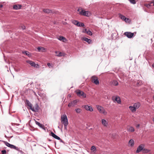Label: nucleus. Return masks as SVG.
Masks as SVG:
<instances>
[{
  "label": "nucleus",
  "mask_w": 154,
  "mask_h": 154,
  "mask_svg": "<svg viewBox=\"0 0 154 154\" xmlns=\"http://www.w3.org/2000/svg\"><path fill=\"white\" fill-rule=\"evenodd\" d=\"M77 11L79 12L80 14L84 16L89 17L91 15V13L89 11H85L82 8L78 9Z\"/></svg>",
  "instance_id": "nucleus-1"
},
{
  "label": "nucleus",
  "mask_w": 154,
  "mask_h": 154,
  "mask_svg": "<svg viewBox=\"0 0 154 154\" xmlns=\"http://www.w3.org/2000/svg\"><path fill=\"white\" fill-rule=\"evenodd\" d=\"M96 106L97 109L100 113L103 114L104 115H107V112L103 107L98 105H96Z\"/></svg>",
  "instance_id": "nucleus-2"
},
{
  "label": "nucleus",
  "mask_w": 154,
  "mask_h": 154,
  "mask_svg": "<svg viewBox=\"0 0 154 154\" xmlns=\"http://www.w3.org/2000/svg\"><path fill=\"white\" fill-rule=\"evenodd\" d=\"M61 122L63 125L68 124V119L66 114L63 115L61 116Z\"/></svg>",
  "instance_id": "nucleus-3"
},
{
  "label": "nucleus",
  "mask_w": 154,
  "mask_h": 154,
  "mask_svg": "<svg viewBox=\"0 0 154 154\" xmlns=\"http://www.w3.org/2000/svg\"><path fill=\"white\" fill-rule=\"evenodd\" d=\"M77 95L80 97H85L86 94L82 91L79 90H78L75 91Z\"/></svg>",
  "instance_id": "nucleus-4"
},
{
  "label": "nucleus",
  "mask_w": 154,
  "mask_h": 154,
  "mask_svg": "<svg viewBox=\"0 0 154 154\" xmlns=\"http://www.w3.org/2000/svg\"><path fill=\"white\" fill-rule=\"evenodd\" d=\"M91 81L93 83L96 85L99 84V80L98 79L97 77L95 76H93L91 77Z\"/></svg>",
  "instance_id": "nucleus-5"
},
{
  "label": "nucleus",
  "mask_w": 154,
  "mask_h": 154,
  "mask_svg": "<svg viewBox=\"0 0 154 154\" xmlns=\"http://www.w3.org/2000/svg\"><path fill=\"white\" fill-rule=\"evenodd\" d=\"M72 23L75 25H76L78 26H84V24L83 23H80L77 20H73L72 21Z\"/></svg>",
  "instance_id": "nucleus-6"
},
{
  "label": "nucleus",
  "mask_w": 154,
  "mask_h": 154,
  "mask_svg": "<svg viewBox=\"0 0 154 154\" xmlns=\"http://www.w3.org/2000/svg\"><path fill=\"white\" fill-rule=\"evenodd\" d=\"M26 62L29 64L31 66H34L35 67L38 68L39 65L38 64H35V63L32 61L27 60Z\"/></svg>",
  "instance_id": "nucleus-7"
},
{
  "label": "nucleus",
  "mask_w": 154,
  "mask_h": 154,
  "mask_svg": "<svg viewBox=\"0 0 154 154\" xmlns=\"http://www.w3.org/2000/svg\"><path fill=\"white\" fill-rule=\"evenodd\" d=\"M145 145L144 144H141L137 148L136 152L137 153H139L141 150H143V148H144Z\"/></svg>",
  "instance_id": "nucleus-8"
},
{
  "label": "nucleus",
  "mask_w": 154,
  "mask_h": 154,
  "mask_svg": "<svg viewBox=\"0 0 154 154\" xmlns=\"http://www.w3.org/2000/svg\"><path fill=\"white\" fill-rule=\"evenodd\" d=\"M101 123L103 126L107 127L109 125L108 121L107 120L105 119H102Z\"/></svg>",
  "instance_id": "nucleus-9"
},
{
  "label": "nucleus",
  "mask_w": 154,
  "mask_h": 154,
  "mask_svg": "<svg viewBox=\"0 0 154 154\" xmlns=\"http://www.w3.org/2000/svg\"><path fill=\"white\" fill-rule=\"evenodd\" d=\"M124 35L126 36L128 38H131L133 36L134 34L133 33L130 32H126L124 33Z\"/></svg>",
  "instance_id": "nucleus-10"
},
{
  "label": "nucleus",
  "mask_w": 154,
  "mask_h": 154,
  "mask_svg": "<svg viewBox=\"0 0 154 154\" xmlns=\"http://www.w3.org/2000/svg\"><path fill=\"white\" fill-rule=\"evenodd\" d=\"M77 101L76 100H74L68 104V106L69 107H73L76 104Z\"/></svg>",
  "instance_id": "nucleus-11"
},
{
  "label": "nucleus",
  "mask_w": 154,
  "mask_h": 154,
  "mask_svg": "<svg viewBox=\"0 0 154 154\" xmlns=\"http://www.w3.org/2000/svg\"><path fill=\"white\" fill-rule=\"evenodd\" d=\"M119 17H120L122 19L125 20L126 22H128V21L129 20V19L128 18L125 17V16L120 14H119Z\"/></svg>",
  "instance_id": "nucleus-12"
},
{
  "label": "nucleus",
  "mask_w": 154,
  "mask_h": 154,
  "mask_svg": "<svg viewBox=\"0 0 154 154\" xmlns=\"http://www.w3.org/2000/svg\"><path fill=\"white\" fill-rule=\"evenodd\" d=\"M55 53L56 54V56L59 57L64 56L65 55V54L63 52L56 51Z\"/></svg>",
  "instance_id": "nucleus-13"
},
{
  "label": "nucleus",
  "mask_w": 154,
  "mask_h": 154,
  "mask_svg": "<svg viewBox=\"0 0 154 154\" xmlns=\"http://www.w3.org/2000/svg\"><path fill=\"white\" fill-rule=\"evenodd\" d=\"M112 99L115 101L117 102L120 104L121 103V101L120 97H112Z\"/></svg>",
  "instance_id": "nucleus-14"
},
{
  "label": "nucleus",
  "mask_w": 154,
  "mask_h": 154,
  "mask_svg": "<svg viewBox=\"0 0 154 154\" xmlns=\"http://www.w3.org/2000/svg\"><path fill=\"white\" fill-rule=\"evenodd\" d=\"M25 102L27 106H28V107H27V108L29 109H30L31 110V109L32 108V104L28 100H26Z\"/></svg>",
  "instance_id": "nucleus-15"
},
{
  "label": "nucleus",
  "mask_w": 154,
  "mask_h": 154,
  "mask_svg": "<svg viewBox=\"0 0 154 154\" xmlns=\"http://www.w3.org/2000/svg\"><path fill=\"white\" fill-rule=\"evenodd\" d=\"M84 108L86 110L89 111L90 112H92L93 111L92 107L91 106H89L88 105H85L84 106Z\"/></svg>",
  "instance_id": "nucleus-16"
},
{
  "label": "nucleus",
  "mask_w": 154,
  "mask_h": 154,
  "mask_svg": "<svg viewBox=\"0 0 154 154\" xmlns=\"http://www.w3.org/2000/svg\"><path fill=\"white\" fill-rule=\"evenodd\" d=\"M22 6L20 5H15L13 6V9L15 10H18L21 8Z\"/></svg>",
  "instance_id": "nucleus-17"
},
{
  "label": "nucleus",
  "mask_w": 154,
  "mask_h": 154,
  "mask_svg": "<svg viewBox=\"0 0 154 154\" xmlns=\"http://www.w3.org/2000/svg\"><path fill=\"white\" fill-rule=\"evenodd\" d=\"M127 130L129 132H134V128L132 126H128L127 128Z\"/></svg>",
  "instance_id": "nucleus-18"
},
{
  "label": "nucleus",
  "mask_w": 154,
  "mask_h": 154,
  "mask_svg": "<svg viewBox=\"0 0 154 154\" xmlns=\"http://www.w3.org/2000/svg\"><path fill=\"white\" fill-rule=\"evenodd\" d=\"M91 152L94 154H95L96 153V152L97 151V149L95 146H92L91 147Z\"/></svg>",
  "instance_id": "nucleus-19"
},
{
  "label": "nucleus",
  "mask_w": 154,
  "mask_h": 154,
  "mask_svg": "<svg viewBox=\"0 0 154 154\" xmlns=\"http://www.w3.org/2000/svg\"><path fill=\"white\" fill-rule=\"evenodd\" d=\"M82 40L87 42L89 44H90L91 42V39H88L85 37H83L82 38Z\"/></svg>",
  "instance_id": "nucleus-20"
},
{
  "label": "nucleus",
  "mask_w": 154,
  "mask_h": 154,
  "mask_svg": "<svg viewBox=\"0 0 154 154\" xmlns=\"http://www.w3.org/2000/svg\"><path fill=\"white\" fill-rule=\"evenodd\" d=\"M136 109H138L140 106V104L139 102L135 103L133 105Z\"/></svg>",
  "instance_id": "nucleus-21"
},
{
  "label": "nucleus",
  "mask_w": 154,
  "mask_h": 154,
  "mask_svg": "<svg viewBox=\"0 0 154 154\" xmlns=\"http://www.w3.org/2000/svg\"><path fill=\"white\" fill-rule=\"evenodd\" d=\"M35 107H32L31 109V110L34 112H37L38 110L39 107L37 104H36Z\"/></svg>",
  "instance_id": "nucleus-22"
},
{
  "label": "nucleus",
  "mask_w": 154,
  "mask_h": 154,
  "mask_svg": "<svg viewBox=\"0 0 154 154\" xmlns=\"http://www.w3.org/2000/svg\"><path fill=\"white\" fill-rule=\"evenodd\" d=\"M51 136L54 137V138L58 140H61L60 138L58 136H57L56 134H55L53 132H51Z\"/></svg>",
  "instance_id": "nucleus-23"
},
{
  "label": "nucleus",
  "mask_w": 154,
  "mask_h": 154,
  "mask_svg": "<svg viewBox=\"0 0 154 154\" xmlns=\"http://www.w3.org/2000/svg\"><path fill=\"white\" fill-rule=\"evenodd\" d=\"M129 108L130 110L132 112H136V109L134 107V106H130L129 107Z\"/></svg>",
  "instance_id": "nucleus-24"
},
{
  "label": "nucleus",
  "mask_w": 154,
  "mask_h": 154,
  "mask_svg": "<svg viewBox=\"0 0 154 154\" xmlns=\"http://www.w3.org/2000/svg\"><path fill=\"white\" fill-rule=\"evenodd\" d=\"M128 144L131 146H132L134 144V141L133 140L131 139L129 141Z\"/></svg>",
  "instance_id": "nucleus-25"
},
{
  "label": "nucleus",
  "mask_w": 154,
  "mask_h": 154,
  "mask_svg": "<svg viewBox=\"0 0 154 154\" xmlns=\"http://www.w3.org/2000/svg\"><path fill=\"white\" fill-rule=\"evenodd\" d=\"M58 39L60 41H62L63 42H65L66 41V39L63 36H60L58 38Z\"/></svg>",
  "instance_id": "nucleus-26"
},
{
  "label": "nucleus",
  "mask_w": 154,
  "mask_h": 154,
  "mask_svg": "<svg viewBox=\"0 0 154 154\" xmlns=\"http://www.w3.org/2000/svg\"><path fill=\"white\" fill-rule=\"evenodd\" d=\"M37 49L39 52L44 51L45 50V48L43 47H40L37 48Z\"/></svg>",
  "instance_id": "nucleus-27"
},
{
  "label": "nucleus",
  "mask_w": 154,
  "mask_h": 154,
  "mask_svg": "<svg viewBox=\"0 0 154 154\" xmlns=\"http://www.w3.org/2000/svg\"><path fill=\"white\" fill-rule=\"evenodd\" d=\"M111 84L114 86H117L118 85V82L116 81L113 80Z\"/></svg>",
  "instance_id": "nucleus-28"
},
{
  "label": "nucleus",
  "mask_w": 154,
  "mask_h": 154,
  "mask_svg": "<svg viewBox=\"0 0 154 154\" xmlns=\"http://www.w3.org/2000/svg\"><path fill=\"white\" fill-rule=\"evenodd\" d=\"M22 53L23 54H26V55L28 56H30L31 55L27 51H23Z\"/></svg>",
  "instance_id": "nucleus-29"
},
{
  "label": "nucleus",
  "mask_w": 154,
  "mask_h": 154,
  "mask_svg": "<svg viewBox=\"0 0 154 154\" xmlns=\"http://www.w3.org/2000/svg\"><path fill=\"white\" fill-rule=\"evenodd\" d=\"M43 11L44 12L47 13H49L51 12V11L48 9H44L43 10Z\"/></svg>",
  "instance_id": "nucleus-30"
},
{
  "label": "nucleus",
  "mask_w": 154,
  "mask_h": 154,
  "mask_svg": "<svg viewBox=\"0 0 154 154\" xmlns=\"http://www.w3.org/2000/svg\"><path fill=\"white\" fill-rule=\"evenodd\" d=\"M10 148H12V149H15L16 150H17L18 149V147H16L14 145H12V144H11V146H10Z\"/></svg>",
  "instance_id": "nucleus-31"
},
{
  "label": "nucleus",
  "mask_w": 154,
  "mask_h": 154,
  "mask_svg": "<svg viewBox=\"0 0 154 154\" xmlns=\"http://www.w3.org/2000/svg\"><path fill=\"white\" fill-rule=\"evenodd\" d=\"M142 152L143 153H147L149 152V150L143 148Z\"/></svg>",
  "instance_id": "nucleus-32"
},
{
  "label": "nucleus",
  "mask_w": 154,
  "mask_h": 154,
  "mask_svg": "<svg viewBox=\"0 0 154 154\" xmlns=\"http://www.w3.org/2000/svg\"><path fill=\"white\" fill-rule=\"evenodd\" d=\"M86 33L87 34L89 35H91L92 34V32L89 30H88Z\"/></svg>",
  "instance_id": "nucleus-33"
},
{
  "label": "nucleus",
  "mask_w": 154,
  "mask_h": 154,
  "mask_svg": "<svg viewBox=\"0 0 154 154\" xmlns=\"http://www.w3.org/2000/svg\"><path fill=\"white\" fill-rule=\"evenodd\" d=\"M75 110L77 113H80L81 111V110L79 108H77L75 109Z\"/></svg>",
  "instance_id": "nucleus-34"
},
{
  "label": "nucleus",
  "mask_w": 154,
  "mask_h": 154,
  "mask_svg": "<svg viewBox=\"0 0 154 154\" xmlns=\"http://www.w3.org/2000/svg\"><path fill=\"white\" fill-rule=\"evenodd\" d=\"M35 123L36 125H38V126H39V127H42V125L40 123L37 121H35Z\"/></svg>",
  "instance_id": "nucleus-35"
},
{
  "label": "nucleus",
  "mask_w": 154,
  "mask_h": 154,
  "mask_svg": "<svg viewBox=\"0 0 154 154\" xmlns=\"http://www.w3.org/2000/svg\"><path fill=\"white\" fill-rule=\"evenodd\" d=\"M130 2L133 4L136 3V2L135 0H130Z\"/></svg>",
  "instance_id": "nucleus-36"
},
{
  "label": "nucleus",
  "mask_w": 154,
  "mask_h": 154,
  "mask_svg": "<svg viewBox=\"0 0 154 154\" xmlns=\"http://www.w3.org/2000/svg\"><path fill=\"white\" fill-rule=\"evenodd\" d=\"M5 144L7 146H8L9 147H10V146H11V144H10L8 142H6Z\"/></svg>",
  "instance_id": "nucleus-37"
},
{
  "label": "nucleus",
  "mask_w": 154,
  "mask_h": 154,
  "mask_svg": "<svg viewBox=\"0 0 154 154\" xmlns=\"http://www.w3.org/2000/svg\"><path fill=\"white\" fill-rule=\"evenodd\" d=\"M152 4H151V2L149 4H147V5H146V6L147 7V8H149L152 5Z\"/></svg>",
  "instance_id": "nucleus-38"
},
{
  "label": "nucleus",
  "mask_w": 154,
  "mask_h": 154,
  "mask_svg": "<svg viewBox=\"0 0 154 154\" xmlns=\"http://www.w3.org/2000/svg\"><path fill=\"white\" fill-rule=\"evenodd\" d=\"M2 154H6V152L5 150H3L2 151Z\"/></svg>",
  "instance_id": "nucleus-39"
},
{
  "label": "nucleus",
  "mask_w": 154,
  "mask_h": 154,
  "mask_svg": "<svg viewBox=\"0 0 154 154\" xmlns=\"http://www.w3.org/2000/svg\"><path fill=\"white\" fill-rule=\"evenodd\" d=\"M47 64V65L49 67V68H51V67H52L50 63H48Z\"/></svg>",
  "instance_id": "nucleus-40"
},
{
  "label": "nucleus",
  "mask_w": 154,
  "mask_h": 154,
  "mask_svg": "<svg viewBox=\"0 0 154 154\" xmlns=\"http://www.w3.org/2000/svg\"><path fill=\"white\" fill-rule=\"evenodd\" d=\"M88 30L87 29H85L83 31V32L84 33H87V31Z\"/></svg>",
  "instance_id": "nucleus-41"
},
{
  "label": "nucleus",
  "mask_w": 154,
  "mask_h": 154,
  "mask_svg": "<svg viewBox=\"0 0 154 154\" xmlns=\"http://www.w3.org/2000/svg\"><path fill=\"white\" fill-rule=\"evenodd\" d=\"M64 125V129H67V126L68 125V124H65Z\"/></svg>",
  "instance_id": "nucleus-42"
},
{
  "label": "nucleus",
  "mask_w": 154,
  "mask_h": 154,
  "mask_svg": "<svg viewBox=\"0 0 154 154\" xmlns=\"http://www.w3.org/2000/svg\"><path fill=\"white\" fill-rule=\"evenodd\" d=\"M151 4H153V5L154 6V0L153 1H152L151 2Z\"/></svg>",
  "instance_id": "nucleus-43"
},
{
  "label": "nucleus",
  "mask_w": 154,
  "mask_h": 154,
  "mask_svg": "<svg viewBox=\"0 0 154 154\" xmlns=\"http://www.w3.org/2000/svg\"><path fill=\"white\" fill-rule=\"evenodd\" d=\"M21 28L22 29H25V27L24 26H22Z\"/></svg>",
  "instance_id": "nucleus-44"
},
{
  "label": "nucleus",
  "mask_w": 154,
  "mask_h": 154,
  "mask_svg": "<svg viewBox=\"0 0 154 154\" xmlns=\"http://www.w3.org/2000/svg\"><path fill=\"white\" fill-rule=\"evenodd\" d=\"M139 126H140V125H139V124H138V125H137V126H136L137 127V128H138V127H139Z\"/></svg>",
  "instance_id": "nucleus-45"
},
{
  "label": "nucleus",
  "mask_w": 154,
  "mask_h": 154,
  "mask_svg": "<svg viewBox=\"0 0 154 154\" xmlns=\"http://www.w3.org/2000/svg\"><path fill=\"white\" fill-rule=\"evenodd\" d=\"M3 7V5H0V8H2Z\"/></svg>",
  "instance_id": "nucleus-46"
},
{
  "label": "nucleus",
  "mask_w": 154,
  "mask_h": 154,
  "mask_svg": "<svg viewBox=\"0 0 154 154\" xmlns=\"http://www.w3.org/2000/svg\"><path fill=\"white\" fill-rule=\"evenodd\" d=\"M152 66L154 68V63L152 65Z\"/></svg>",
  "instance_id": "nucleus-47"
},
{
  "label": "nucleus",
  "mask_w": 154,
  "mask_h": 154,
  "mask_svg": "<svg viewBox=\"0 0 154 154\" xmlns=\"http://www.w3.org/2000/svg\"><path fill=\"white\" fill-rule=\"evenodd\" d=\"M153 121L154 122V118H153Z\"/></svg>",
  "instance_id": "nucleus-48"
},
{
  "label": "nucleus",
  "mask_w": 154,
  "mask_h": 154,
  "mask_svg": "<svg viewBox=\"0 0 154 154\" xmlns=\"http://www.w3.org/2000/svg\"><path fill=\"white\" fill-rule=\"evenodd\" d=\"M0 103H1V102H0Z\"/></svg>",
  "instance_id": "nucleus-49"
}]
</instances>
